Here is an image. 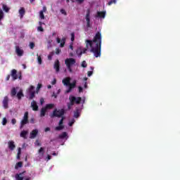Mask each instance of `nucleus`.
<instances>
[{"label":"nucleus","mask_w":180,"mask_h":180,"mask_svg":"<svg viewBox=\"0 0 180 180\" xmlns=\"http://www.w3.org/2000/svg\"><path fill=\"white\" fill-rule=\"evenodd\" d=\"M16 88L14 87L11 89V96H16Z\"/></svg>","instance_id":"obj_29"},{"label":"nucleus","mask_w":180,"mask_h":180,"mask_svg":"<svg viewBox=\"0 0 180 180\" xmlns=\"http://www.w3.org/2000/svg\"><path fill=\"white\" fill-rule=\"evenodd\" d=\"M31 107L32 108V110H39V106L37 105V103H36L35 101H32L31 103Z\"/></svg>","instance_id":"obj_17"},{"label":"nucleus","mask_w":180,"mask_h":180,"mask_svg":"<svg viewBox=\"0 0 180 180\" xmlns=\"http://www.w3.org/2000/svg\"><path fill=\"white\" fill-rule=\"evenodd\" d=\"M30 48L33 50V49H34V42H30Z\"/></svg>","instance_id":"obj_42"},{"label":"nucleus","mask_w":180,"mask_h":180,"mask_svg":"<svg viewBox=\"0 0 180 180\" xmlns=\"http://www.w3.org/2000/svg\"><path fill=\"white\" fill-rule=\"evenodd\" d=\"M42 85L41 84H38L37 87V94H39V91L40 90V88H41Z\"/></svg>","instance_id":"obj_41"},{"label":"nucleus","mask_w":180,"mask_h":180,"mask_svg":"<svg viewBox=\"0 0 180 180\" xmlns=\"http://www.w3.org/2000/svg\"><path fill=\"white\" fill-rule=\"evenodd\" d=\"M18 155H20V154H22V148H18Z\"/></svg>","instance_id":"obj_50"},{"label":"nucleus","mask_w":180,"mask_h":180,"mask_svg":"<svg viewBox=\"0 0 180 180\" xmlns=\"http://www.w3.org/2000/svg\"><path fill=\"white\" fill-rule=\"evenodd\" d=\"M87 50H88L87 49H84L83 51H82L83 54H85V53H86Z\"/></svg>","instance_id":"obj_54"},{"label":"nucleus","mask_w":180,"mask_h":180,"mask_svg":"<svg viewBox=\"0 0 180 180\" xmlns=\"http://www.w3.org/2000/svg\"><path fill=\"white\" fill-rule=\"evenodd\" d=\"M64 115H65V110H64V108L60 110H57V108H56L53 110V113L49 116L53 119L54 117H64Z\"/></svg>","instance_id":"obj_4"},{"label":"nucleus","mask_w":180,"mask_h":180,"mask_svg":"<svg viewBox=\"0 0 180 180\" xmlns=\"http://www.w3.org/2000/svg\"><path fill=\"white\" fill-rule=\"evenodd\" d=\"M4 11H2V9H0V20H2V19H4Z\"/></svg>","instance_id":"obj_36"},{"label":"nucleus","mask_w":180,"mask_h":180,"mask_svg":"<svg viewBox=\"0 0 180 180\" xmlns=\"http://www.w3.org/2000/svg\"><path fill=\"white\" fill-rule=\"evenodd\" d=\"M84 81H88V77H84Z\"/></svg>","instance_id":"obj_63"},{"label":"nucleus","mask_w":180,"mask_h":180,"mask_svg":"<svg viewBox=\"0 0 180 180\" xmlns=\"http://www.w3.org/2000/svg\"><path fill=\"white\" fill-rule=\"evenodd\" d=\"M44 102V100H43V99H41L40 100V103H41V105H42V103Z\"/></svg>","instance_id":"obj_62"},{"label":"nucleus","mask_w":180,"mask_h":180,"mask_svg":"<svg viewBox=\"0 0 180 180\" xmlns=\"http://www.w3.org/2000/svg\"><path fill=\"white\" fill-rule=\"evenodd\" d=\"M71 41H74V40H75V34L74 32H72L71 34V39H70Z\"/></svg>","instance_id":"obj_38"},{"label":"nucleus","mask_w":180,"mask_h":180,"mask_svg":"<svg viewBox=\"0 0 180 180\" xmlns=\"http://www.w3.org/2000/svg\"><path fill=\"white\" fill-rule=\"evenodd\" d=\"M23 174H25L24 172H21L20 174H16L15 176V178L16 180H23V176H22L23 175Z\"/></svg>","instance_id":"obj_21"},{"label":"nucleus","mask_w":180,"mask_h":180,"mask_svg":"<svg viewBox=\"0 0 180 180\" xmlns=\"http://www.w3.org/2000/svg\"><path fill=\"white\" fill-rule=\"evenodd\" d=\"M57 82V80L55 79L53 82H52V85H55V84Z\"/></svg>","instance_id":"obj_55"},{"label":"nucleus","mask_w":180,"mask_h":180,"mask_svg":"<svg viewBox=\"0 0 180 180\" xmlns=\"http://www.w3.org/2000/svg\"><path fill=\"white\" fill-rule=\"evenodd\" d=\"M11 76L13 78V81H16L18 78H19V79H22V72H19L18 73V70L13 69L11 72Z\"/></svg>","instance_id":"obj_6"},{"label":"nucleus","mask_w":180,"mask_h":180,"mask_svg":"<svg viewBox=\"0 0 180 180\" xmlns=\"http://www.w3.org/2000/svg\"><path fill=\"white\" fill-rule=\"evenodd\" d=\"M57 43H60V47H64L65 44V39H62V40L60 38H57Z\"/></svg>","instance_id":"obj_19"},{"label":"nucleus","mask_w":180,"mask_h":180,"mask_svg":"<svg viewBox=\"0 0 180 180\" xmlns=\"http://www.w3.org/2000/svg\"><path fill=\"white\" fill-rule=\"evenodd\" d=\"M40 12H42L44 13V12H47V7L44 6L42 11H40Z\"/></svg>","instance_id":"obj_46"},{"label":"nucleus","mask_w":180,"mask_h":180,"mask_svg":"<svg viewBox=\"0 0 180 180\" xmlns=\"http://www.w3.org/2000/svg\"><path fill=\"white\" fill-rule=\"evenodd\" d=\"M9 79H11V75H8L6 78V81H9Z\"/></svg>","instance_id":"obj_51"},{"label":"nucleus","mask_w":180,"mask_h":180,"mask_svg":"<svg viewBox=\"0 0 180 180\" xmlns=\"http://www.w3.org/2000/svg\"><path fill=\"white\" fill-rule=\"evenodd\" d=\"M117 0H110L108 3V5L109 6H110V5H113V4H116Z\"/></svg>","instance_id":"obj_35"},{"label":"nucleus","mask_w":180,"mask_h":180,"mask_svg":"<svg viewBox=\"0 0 180 180\" xmlns=\"http://www.w3.org/2000/svg\"><path fill=\"white\" fill-rule=\"evenodd\" d=\"M74 117H75V119L79 117V109L77 108L76 110L74 111Z\"/></svg>","instance_id":"obj_24"},{"label":"nucleus","mask_w":180,"mask_h":180,"mask_svg":"<svg viewBox=\"0 0 180 180\" xmlns=\"http://www.w3.org/2000/svg\"><path fill=\"white\" fill-rule=\"evenodd\" d=\"M82 67L83 68H86V67H88V65L86 64V61L83 60V61L82 62Z\"/></svg>","instance_id":"obj_34"},{"label":"nucleus","mask_w":180,"mask_h":180,"mask_svg":"<svg viewBox=\"0 0 180 180\" xmlns=\"http://www.w3.org/2000/svg\"><path fill=\"white\" fill-rule=\"evenodd\" d=\"M15 53L17 54V56H18V57H22V56H23V53L24 51L23 49H21L20 47H19V46H15Z\"/></svg>","instance_id":"obj_11"},{"label":"nucleus","mask_w":180,"mask_h":180,"mask_svg":"<svg viewBox=\"0 0 180 180\" xmlns=\"http://www.w3.org/2000/svg\"><path fill=\"white\" fill-rule=\"evenodd\" d=\"M47 158H48V160H51V156L50 155H48Z\"/></svg>","instance_id":"obj_57"},{"label":"nucleus","mask_w":180,"mask_h":180,"mask_svg":"<svg viewBox=\"0 0 180 180\" xmlns=\"http://www.w3.org/2000/svg\"><path fill=\"white\" fill-rule=\"evenodd\" d=\"M27 134H29V131H22L20 134V137L26 140L27 139Z\"/></svg>","instance_id":"obj_15"},{"label":"nucleus","mask_w":180,"mask_h":180,"mask_svg":"<svg viewBox=\"0 0 180 180\" xmlns=\"http://www.w3.org/2000/svg\"><path fill=\"white\" fill-rule=\"evenodd\" d=\"M84 1L85 0H76V2H77V4L79 5H81V4H84Z\"/></svg>","instance_id":"obj_44"},{"label":"nucleus","mask_w":180,"mask_h":180,"mask_svg":"<svg viewBox=\"0 0 180 180\" xmlns=\"http://www.w3.org/2000/svg\"><path fill=\"white\" fill-rule=\"evenodd\" d=\"M25 180H30V178H27Z\"/></svg>","instance_id":"obj_64"},{"label":"nucleus","mask_w":180,"mask_h":180,"mask_svg":"<svg viewBox=\"0 0 180 180\" xmlns=\"http://www.w3.org/2000/svg\"><path fill=\"white\" fill-rule=\"evenodd\" d=\"M75 63H77V60H75V58H66L65 60V64L69 71V72H72V67L74 65H75Z\"/></svg>","instance_id":"obj_5"},{"label":"nucleus","mask_w":180,"mask_h":180,"mask_svg":"<svg viewBox=\"0 0 180 180\" xmlns=\"http://www.w3.org/2000/svg\"><path fill=\"white\" fill-rule=\"evenodd\" d=\"M87 86H88V84H87V83L86 82H84V88H86Z\"/></svg>","instance_id":"obj_60"},{"label":"nucleus","mask_w":180,"mask_h":180,"mask_svg":"<svg viewBox=\"0 0 180 180\" xmlns=\"http://www.w3.org/2000/svg\"><path fill=\"white\" fill-rule=\"evenodd\" d=\"M60 13H62V15H65V16H67V11L63 8L60 9Z\"/></svg>","instance_id":"obj_40"},{"label":"nucleus","mask_w":180,"mask_h":180,"mask_svg":"<svg viewBox=\"0 0 180 180\" xmlns=\"http://www.w3.org/2000/svg\"><path fill=\"white\" fill-rule=\"evenodd\" d=\"M6 123H8V120L6 119V117H4L2 120L3 126H6Z\"/></svg>","instance_id":"obj_33"},{"label":"nucleus","mask_w":180,"mask_h":180,"mask_svg":"<svg viewBox=\"0 0 180 180\" xmlns=\"http://www.w3.org/2000/svg\"><path fill=\"white\" fill-rule=\"evenodd\" d=\"M54 68H55L56 72H58V71H60V61L59 60H56L55 62Z\"/></svg>","instance_id":"obj_20"},{"label":"nucleus","mask_w":180,"mask_h":180,"mask_svg":"<svg viewBox=\"0 0 180 180\" xmlns=\"http://www.w3.org/2000/svg\"><path fill=\"white\" fill-rule=\"evenodd\" d=\"M59 139H65V137H68V134H67V132H63L61 134H60L58 136Z\"/></svg>","instance_id":"obj_26"},{"label":"nucleus","mask_w":180,"mask_h":180,"mask_svg":"<svg viewBox=\"0 0 180 180\" xmlns=\"http://www.w3.org/2000/svg\"><path fill=\"white\" fill-rule=\"evenodd\" d=\"M39 18L41 20H44L45 19L44 13H43V11H39Z\"/></svg>","instance_id":"obj_31"},{"label":"nucleus","mask_w":180,"mask_h":180,"mask_svg":"<svg viewBox=\"0 0 180 180\" xmlns=\"http://www.w3.org/2000/svg\"><path fill=\"white\" fill-rule=\"evenodd\" d=\"M38 153L39 154H41V155H44V148H40Z\"/></svg>","instance_id":"obj_32"},{"label":"nucleus","mask_w":180,"mask_h":180,"mask_svg":"<svg viewBox=\"0 0 180 180\" xmlns=\"http://www.w3.org/2000/svg\"><path fill=\"white\" fill-rule=\"evenodd\" d=\"M3 11L8 13L9 12V8L6 5L3 4Z\"/></svg>","instance_id":"obj_30"},{"label":"nucleus","mask_w":180,"mask_h":180,"mask_svg":"<svg viewBox=\"0 0 180 180\" xmlns=\"http://www.w3.org/2000/svg\"><path fill=\"white\" fill-rule=\"evenodd\" d=\"M25 96V95L23 94V91L20 90L18 91V93L17 94V98L19 101H20V99H22V98Z\"/></svg>","instance_id":"obj_23"},{"label":"nucleus","mask_w":180,"mask_h":180,"mask_svg":"<svg viewBox=\"0 0 180 180\" xmlns=\"http://www.w3.org/2000/svg\"><path fill=\"white\" fill-rule=\"evenodd\" d=\"M70 102L67 103L68 110H71V108L74 106V105H79L81 102H82V98L81 97H75L74 96H69Z\"/></svg>","instance_id":"obj_3"},{"label":"nucleus","mask_w":180,"mask_h":180,"mask_svg":"<svg viewBox=\"0 0 180 180\" xmlns=\"http://www.w3.org/2000/svg\"><path fill=\"white\" fill-rule=\"evenodd\" d=\"M39 26H41L42 25H44V23L41 21H39Z\"/></svg>","instance_id":"obj_56"},{"label":"nucleus","mask_w":180,"mask_h":180,"mask_svg":"<svg viewBox=\"0 0 180 180\" xmlns=\"http://www.w3.org/2000/svg\"><path fill=\"white\" fill-rule=\"evenodd\" d=\"M15 147H16V146H15V142L13 141H8V148L11 151H13V150H15Z\"/></svg>","instance_id":"obj_16"},{"label":"nucleus","mask_w":180,"mask_h":180,"mask_svg":"<svg viewBox=\"0 0 180 180\" xmlns=\"http://www.w3.org/2000/svg\"><path fill=\"white\" fill-rule=\"evenodd\" d=\"M64 119H65V117H61V119L58 123L59 126H58L55 128V130L56 131H60L64 129Z\"/></svg>","instance_id":"obj_9"},{"label":"nucleus","mask_w":180,"mask_h":180,"mask_svg":"<svg viewBox=\"0 0 180 180\" xmlns=\"http://www.w3.org/2000/svg\"><path fill=\"white\" fill-rule=\"evenodd\" d=\"M11 123H12V124H16V119L13 118V119L11 120Z\"/></svg>","instance_id":"obj_47"},{"label":"nucleus","mask_w":180,"mask_h":180,"mask_svg":"<svg viewBox=\"0 0 180 180\" xmlns=\"http://www.w3.org/2000/svg\"><path fill=\"white\" fill-rule=\"evenodd\" d=\"M77 56H79V57H81V56H82V54H84V53H83L82 51H81V49H78V50L77 51Z\"/></svg>","instance_id":"obj_37"},{"label":"nucleus","mask_w":180,"mask_h":180,"mask_svg":"<svg viewBox=\"0 0 180 180\" xmlns=\"http://www.w3.org/2000/svg\"><path fill=\"white\" fill-rule=\"evenodd\" d=\"M105 16H106V11H98L96 18L104 19Z\"/></svg>","instance_id":"obj_14"},{"label":"nucleus","mask_w":180,"mask_h":180,"mask_svg":"<svg viewBox=\"0 0 180 180\" xmlns=\"http://www.w3.org/2000/svg\"><path fill=\"white\" fill-rule=\"evenodd\" d=\"M18 12L20 15V18L22 19V18H23V16H25V14L26 13V10H25V8L21 7Z\"/></svg>","instance_id":"obj_18"},{"label":"nucleus","mask_w":180,"mask_h":180,"mask_svg":"<svg viewBox=\"0 0 180 180\" xmlns=\"http://www.w3.org/2000/svg\"><path fill=\"white\" fill-rule=\"evenodd\" d=\"M30 122H31V123H34V119H33V118L31 119V120H30Z\"/></svg>","instance_id":"obj_59"},{"label":"nucleus","mask_w":180,"mask_h":180,"mask_svg":"<svg viewBox=\"0 0 180 180\" xmlns=\"http://www.w3.org/2000/svg\"><path fill=\"white\" fill-rule=\"evenodd\" d=\"M44 131L46 133H47V131H50V127H46L45 129H44Z\"/></svg>","instance_id":"obj_52"},{"label":"nucleus","mask_w":180,"mask_h":180,"mask_svg":"<svg viewBox=\"0 0 180 180\" xmlns=\"http://www.w3.org/2000/svg\"><path fill=\"white\" fill-rule=\"evenodd\" d=\"M62 82L65 86H69L68 89L65 91L66 94H70V92L77 86V81L74 80L73 82L71 83V78L70 77L63 79Z\"/></svg>","instance_id":"obj_2"},{"label":"nucleus","mask_w":180,"mask_h":180,"mask_svg":"<svg viewBox=\"0 0 180 180\" xmlns=\"http://www.w3.org/2000/svg\"><path fill=\"white\" fill-rule=\"evenodd\" d=\"M70 47L71 50H74V46H72V44H71V45L70 46Z\"/></svg>","instance_id":"obj_61"},{"label":"nucleus","mask_w":180,"mask_h":180,"mask_svg":"<svg viewBox=\"0 0 180 180\" xmlns=\"http://www.w3.org/2000/svg\"><path fill=\"white\" fill-rule=\"evenodd\" d=\"M37 134H39V130L33 129L30 134V139H36Z\"/></svg>","instance_id":"obj_12"},{"label":"nucleus","mask_w":180,"mask_h":180,"mask_svg":"<svg viewBox=\"0 0 180 180\" xmlns=\"http://www.w3.org/2000/svg\"><path fill=\"white\" fill-rule=\"evenodd\" d=\"M93 74H94V72H92V71H88V72H87L88 77H91Z\"/></svg>","instance_id":"obj_48"},{"label":"nucleus","mask_w":180,"mask_h":180,"mask_svg":"<svg viewBox=\"0 0 180 180\" xmlns=\"http://www.w3.org/2000/svg\"><path fill=\"white\" fill-rule=\"evenodd\" d=\"M28 92L30 94L29 100L32 101L33 98H34V95L36 94V91H34V86H30V88L28 89Z\"/></svg>","instance_id":"obj_10"},{"label":"nucleus","mask_w":180,"mask_h":180,"mask_svg":"<svg viewBox=\"0 0 180 180\" xmlns=\"http://www.w3.org/2000/svg\"><path fill=\"white\" fill-rule=\"evenodd\" d=\"M8 103H9V98H8V96H5L3 100V106H4V109H8Z\"/></svg>","instance_id":"obj_13"},{"label":"nucleus","mask_w":180,"mask_h":180,"mask_svg":"<svg viewBox=\"0 0 180 180\" xmlns=\"http://www.w3.org/2000/svg\"><path fill=\"white\" fill-rule=\"evenodd\" d=\"M53 108H54V104L53 103L46 104L45 106L46 110L47 109H53Z\"/></svg>","instance_id":"obj_27"},{"label":"nucleus","mask_w":180,"mask_h":180,"mask_svg":"<svg viewBox=\"0 0 180 180\" xmlns=\"http://www.w3.org/2000/svg\"><path fill=\"white\" fill-rule=\"evenodd\" d=\"M53 58V54H50L48 56V60H51Z\"/></svg>","instance_id":"obj_49"},{"label":"nucleus","mask_w":180,"mask_h":180,"mask_svg":"<svg viewBox=\"0 0 180 180\" xmlns=\"http://www.w3.org/2000/svg\"><path fill=\"white\" fill-rule=\"evenodd\" d=\"M47 112V110L44 108H42L41 109V112H40V117H44L46 116V112Z\"/></svg>","instance_id":"obj_22"},{"label":"nucleus","mask_w":180,"mask_h":180,"mask_svg":"<svg viewBox=\"0 0 180 180\" xmlns=\"http://www.w3.org/2000/svg\"><path fill=\"white\" fill-rule=\"evenodd\" d=\"M85 19L86 22V27H91V10L87 9Z\"/></svg>","instance_id":"obj_8"},{"label":"nucleus","mask_w":180,"mask_h":180,"mask_svg":"<svg viewBox=\"0 0 180 180\" xmlns=\"http://www.w3.org/2000/svg\"><path fill=\"white\" fill-rule=\"evenodd\" d=\"M82 91H83L82 87V86H79V94H81V92H82Z\"/></svg>","instance_id":"obj_53"},{"label":"nucleus","mask_w":180,"mask_h":180,"mask_svg":"<svg viewBox=\"0 0 180 180\" xmlns=\"http://www.w3.org/2000/svg\"><path fill=\"white\" fill-rule=\"evenodd\" d=\"M22 167H23V162H18L16 163L15 166V169H18V168H22Z\"/></svg>","instance_id":"obj_25"},{"label":"nucleus","mask_w":180,"mask_h":180,"mask_svg":"<svg viewBox=\"0 0 180 180\" xmlns=\"http://www.w3.org/2000/svg\"><path fill=\"white\" fill-rule=\"evenodd\" d=\"M37 60H38V64H39V65H41L43 63V60L41 59V56H39V54H37Z\"/></svg>","instance_id":"obj_28"},{"label":"nucleus","mask_w":180,"mask_h":180,"mask_svg":"<svg viewBox=\"0 0 180 180\" xmlns=\"http://www.w3.org/2000/svg\"><path fill=\"white\" fill-rule=\"evenodd\" d=\"M55 53H56V54L58 55V54H60V53H61V50L58 48H56Z\"/></svg>","instance_id":"obj_43"},{"label":"nucleus","mask_w":180,"mask_h":180,"mask_svg":"<svg viewBox=\"0 0 180 180\" xmlns=\"http://www.w3.org/2000/svg\"><path fill=\"white\" fill-rule=\"evenodd\" d=\"M37 30L38 32H44V29H43V27L41 26L37 27Z\"/></svg>","instance_id":"obj_39"},{"label":"nucleus","mask_w":180,"mask_h":180,"mask_svg":"<svg viewBox=\"0 0 180 180\" xmlns=\"http://www.w3.org/2000/svg\"><path fill=\"white\" fill-rule=\"evenodd\" d=\"M17 159L20 160V155H19V154L17 155Z\"/></svg>","instance_id":"obj_58"},{"label":"nucleus","mask_w":180,"mask_h":180,"mask_svg":"<svg viewBox=\"0 0 180 180\" xmlns=\"http://www.w3.org/2000/svg\"><path fill=\"white\" fill-rule=\"evenodd\" d=\"M29 124V112H25L24 114V117L20 122V129H23L25 124Z\"/></svg>","instance_id":"obj_7"},{"label":"nucleus","mask_w":180,"mask_h":180,"mask_svg":"<svg viewBox=\"0 0 180 180\" xmlns=\"http://www.w3.org/2000/svg\"><path fill=\"white\" fill-rule=\"evenodd\" d=\"M74 123H75V120L73 119V120H72L71 122H69L68 124H69V126L71 127V126H72V124H74Z\"/></svg>","instance_id":"obj_45"},{"label":"nucleus","mask_w":180,"mask_h":180,"mask_svg":"<svg viewBox=\"0 0 180 180\" xmlns=\"http://www.w3.org/2000/svg\"><path fill=\"white\" fill-rule=\"evenodd\" d=\"M86 49H88V47L91 48L90 51L91 53H94V56L96 57V58L101 57V50L102 49V34L101 32H96L93 40L86 39Z\"/></svg>","instance_id":"obj_1"}]
</instances>
